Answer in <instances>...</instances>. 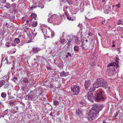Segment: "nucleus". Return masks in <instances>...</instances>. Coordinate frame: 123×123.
<instances>
[{
    "label": "nucleus",
    "mask_w": 123,
    "mask_h": 123,
    "mask_svg": "<svg viewBox=\"0 0 123 123\" xmlns=\"http://www.w3.org/2000/svg\"><path fill=\"white\" fill-rule=\"evenodd\" d=\"M1 97L3 98H5L6 96V93L5 92L2 93L1 94Z\"/></svg>",
    "instance_id": "obj_22"
},
{
    "label": "nucleus",
    "mask_w": 123,
    "mask_h": 123,
    "mask_svg": "<svg viewBox=\"0 0 123 123\" xmlns=\"http://www.w3.org/2000/svg\"><path fill=\"white\" fill-rule=\"evenodd\" d=\"M17 78L16 77H14L13 78V80L15 82H16V80H17Z\"/></svg>",
    "instance_id": "obj_39"
},
{
    "label": "nucleus",
    "mask_w": 123,
    "mask_h": 123,
    "mask_svg": "<svg viewBox=\"0 0 123 123\" xmlns=\"http://www.w3.org/2000/svg\"><path fill=\"white\" fill-rule=\"evenodd\" d=\"M107 84V83L104 81L103 78H98L96 80V81L93 84V87H91L90 91H94L95 90L96 88H98L100 86H102L106 89Z\"/></svg>",
    "instance_id": "obj_2"
},
{
    "label": "nucleus",
    "mask_w": 123,
    "mask_h": 123,
    "mask_svg": "<svg viewBox=\"0 0 123 123\" xmlns=\"http://www.w3.org/2000/svg\"><path fill=\"white\" fill-rule=\"evenodd\" d=\"M23 81L25 83H28V80L26 78H24L23 80Z\"/></svg>",
    "instance_id": "obj_30"
},
{
    "label": "nucleus",
    "mask_w": 123,
    "mask_h": 123,
    "mask_svg": "<svg viewBox=\"0 0 123 123\" xmlns=\"http://www.w3.org/2000/svg\"><path fill=\"white\" fill-rule=\"evenodd\" d=\"M41 30L42 31V32L43 33L44 36H45V35H48V32H47L46 28H42Z\"/></svg>",
    "instance_id": "obj_14"
},
{
    "label": "nucleus",
    "mask_w": 123,
    "mask_h": 123,
    "mask_svg": "<svg viewBox=\"0 0 123 123\" xmlns=\"http://www.w3.org/2000/svg\"><path fill=\"white\" fill-rule=\"evenodd\" d=\"M79 103L81 107H83V106H85L86 105V103L82 101H80Z\"/></svg>",
    "instance_id": "obj_18"
},
{
    "label": "nucleus",
    "mask_w": 123,
    "mask_h": 123,
    "mask_svg": "<svg viewBox=\"0 0 123 123\" xmlns=\"http://www.w3.org/2000/svg\"><path fill=\"white\" fill-rule=\"evenodd\" d=\"M7 122V121L6 119H3L1 121V123H6Z\"/></svg>",
    "instance_id": "obj_33"
},
{
    "label": "nucleus",
    "mask_w": 123,
    "mask_h": 123,
    "mask_svg": "<svg viewBox=\"0 0 123 123\" xmlns=\"http://www.w3.org/2000/svg\"><path fill=\"white\" fill-rule=\"evenodd\" d=\"M7 17L9 18L10 21H13L15 20V17L13 15L11 14H8Z\"/></svg>",
    "instance_id": "obj_12"
},
{
    "label": "nucleus",
    "mask_w": 123,
    "mask_h": 123,
    "mask_svg": "<svg viewBox=\"0 0 123 123\" xmlns=\"http://www.w3.org/2000/svg\"><path fill=\"white\" fill-rule=\"evenodd\" d=\"M66 57L67 58L68 57V55H66Z\"/></svg>",
    "instance_id": "obj_61"
},
{
    "label": "nucleus",
    "mask_w": 123,
    "mask_h": 123,
    "mask_svg": "<svg viewBox=\"0 0 123 123\" xmlns=\"http://www.w3.org/2000/svg\"><path fill=\"white\" fill-rule=\"evenodd\" d=\"M14 109H15L16 110H18V108L17 107L15 106V107H14Z\"/></svg>",
    "instance_id": "obj_47"
},
{
    "label": "nucleus",
    "mask_w": 123,
    "mask_h": 123,
    "mask_svg": "<svg viewBox=\"0 0 123 123\" xmlns=\"http://www.w3.org/2000/svg\"><path fill=\"white\" fill-rule=\"evenodd\" d=\"M41 50V48L38 47H34L32 48L31 51L34 54L37 53Z\"/></svg>",
    "instance_id": "obj_11"
},
{
    "label": "nucleus",
    "mask_w": 123,
    "mask_h": 123,
    "mask_svg": "<svg viewBox=\"0 0 123 123\" xmlns=\"http://www.w3.org/2000/svg\"><path fill=\"white\" fill-rule=\"evenodd\" d=\"M37 22L36 21L34 23H33L32 24V26L33 27H36V26L37 25Z\"/></svg>",
    "instance_id": "obj_27"
},
{
    "label": "nucleus",
    "mask_w": 123,
    "mask_h": 123,
    "mask_svg": "<svg viewBox=\"0 0 123 123\" xmlns=\"http://www.w3.org/2000/svg\"><path fill=\"white\" fill-rule=\"evenodd\" d=\"M66 16L67 17V19H68L69 20H71V18L70 17H69L68 16H67V15H66Z\"/></svg>",
    "instance_id": "obj_38"
},
{
    "label": "nucleus",
    "mask_w": 123,
    "mask_h": 123,
    "mask_svg": "<svg viewBox=\"0 0 123 123\" xmlns=\"http://www.w3.org/2000/svg\"><path fill=\"white\" fill-rule=\"evenodd\" d=\"M60 40H59V42H60L61 43H62V41H61V38L60 37Z\"/></svg>",
    "instance_id": "obj_51"
},
{
    "label": "nucleus",
    "mask_w": 123,
    "mask_h": 123,
    "mask_svg": "<svg viewBox=\"0 0 123 123\" xmlns=\"http://www.w3.org/2000/svg\"><path fill=\"white\" fill-rule=\"evenodd\" d=\"M21 37V35H19L18 36V37L19 38H20Z\"/></svg>",
    "instance_id": "obj_56"
},
{
    "label": "nucleus",
    "mask_w": 123,
    "mask_h": 123,
    "mask_svg": "<svg viewBox=\"0 0 123 123\" xmlns=\"http://www.w3.org/2000/svg\"><path fill=\"white\" fill-rule=\"evenodd\" d=\"M94 91H90V92L88 94V99L91 101V102H93L94 99V96H93V93Z\"/></svg>",
    "instance_id": "obj_5"
},
{
    "label": "nucleus",
    "mask_w": 123,
    "mask_h": 123,
    "mask_svg": "<svg viewBox=\"0 0 123 123\" xmlns=\"http://www.w3.org/2000/svg\"><path fill=\"white\" fill-rule=\"evenodd\" d=\"M115 41H114L113 40L112 41V43L114 44L115 43Z\"/></svg>",
    "instance_id": "obj_57"
},
{
    "label": "nucleus",
    "mask_w": 123,
    "mask_h": 123,
    "mask_svg": "<svg viewBox=\"0 0 123 123\" xmlns=\"http://www.w3.org/2000/svg\"><path fill=\"white\" fill-rule=\"evenodd\" d=\"M88 35L89 36H91L92 34L90 32H89L88 33Z\"/></svg>",
    "instance_id": "obj_45"
},
{
    "label": "nucleus",
    "mask_w": 123,
    "mask_h": 123,
    "mask_svg": "<svg viewBox=\"0 0 123 123\" xmlns=\"http://www.w3.org/2000/svg\"><path fill=\"white\" fill-rule=\"evenodd\" d=\"M65 1V0H62V2H66V1Z\"/></svg>",
    "instance_id": "obj_63"
},
{
    "label": "nucleus",
    "mask_w": 123,
    "mask_h": 123,
    "mask_svg": "<svg viewBox=\"0 0 123 123\" xmlns=\"http://www.w3.org/2000/svg\"><path fill=\"white\" fill-rule=\"evenodd\" d=\"M116 62H114L112 63H109L107 65V67H109L110 66H114L116 68H118V65L117 63H118V62L117 61V60H119V59L118 58H116Z\"/></svg>",
    "instance_id": "obj_8"
},
{
    "label": "nucleus",
    "mask_w": 123,
    "mask_h": 123,
    "mask_svg": "<svg viewBox=\"0 0 123 123\" xmlns=\"http://www.w3.org/2000/svg\"><path fill=\"white\" fill-rule=\"evenodd\" d=\"M114 116L115 117H117L118 115V112H116L114 114Z\"/></svg>",
    "instance_id": "obj_34"
},
{
    "label": "nucleus",
    "mask_w": 123,
    "mask_h": 123,
    "mask_svg": "<svg viewBox=\"0 0 123 123\" xmlns=\"http://www.w3.org/2000/svg\"><path fill=\"white\" fill-rule=\"evenodd\" d=\"M35 7L33 5H32L31 7V9H30L31 10H32V8H35Z\"/></svg>",
    "instance_id": "obj_48"
},
{
    "label": "nucleus",
    "mask_w": 123,
    "mask_h": 123,
    "mask_svg": "<svg viewBox=\"0 0 123 123\" xmlns=\"http://www.w3.org/2000/svg\"><path fill=\"white\" fill-rule=\"evenodd\" d=\"M32 92H30L28 95H27V96H28V99L29 100H32V98L33 97V95L32 94H33Z\"/></svg>",
    "instance_id": "obj_16"
},
{
    "label": "nucleus",
    "mask_w": 123,
    "mask_h": 123,
    "mask_svg": "<svg viewBox=\"0 0 123 123\" xmlns=\"http://www.w3.org/2000/svg\"><path fill=\"white\" fill-rule=\"evenodd\" d=\"M11 68L12 70L13 69H14V68L13 67H12Z\"/></svg>",
    "instance_id": "obj_64"
},
{
    "label": "nucleus",
    "mask_w": 123,
    "mask_h": 123,
    "mask_svg": "<svg viewBox=\"0 0 123 123\" xmlns=\"http://www.w3.org/2000/svg\"><path fill=\"white\" fill-rule=\"evenodd\" d=\"M12 6L13 7V8L15 9L16 7V4H12Z\"/></svg>",
    "instance_id": "obj_31"
},
{
    "label": "nucleus",
    "mask_w": 123,
    "mask_h": 123,
    "mask_svg": "<svg viewBox=\"0 0 123 123\" xmlns=\"http://www.w3.org/2000/svg\"><path fill=\"white\" fill-rule=\"evenodd\" d=\"M66 74L65 72L64 71H63L62 72V75H63V76H66Z\"/></svg>",
    "instance_id": "obj_35"
},
{
    "label": "nucleus",
    "mask_w": 123,
    "mask_h": 123,
    "mask_svg": "<svg viewBox=\"0 0 123 123\" xmlns=\"http://www.w3.org/2000/svg\"><path fill=\"white\" fill-rule=\"evenodd\" d=\"M9 105L11 106H12L15 105V103L13 102H11L9 103Z\"/></svg>",
    "instance_id": "obj_29"
},
{
    "label": "nucleus",
    "mask_w": 123,
    "mask_h": 123,
    "mask_svg": "<svg viewBox=\"0 0 123 123\" xmlns=\"http://www.w3.org/2000/svg\"><path fill=\"white\" fill-rule=\"evenodd\" d=\"M6 25L7 28L9 27V25L7 23L6 24Z\"/></svg>",
    "instance_id": "obj_43"
},
{
    "label": "nucleus",
    "mask_w": 123,
    "mask_h": 123,
    "mask_svg": "<svg viewBox=\"0 0 123 123\" xmlns=\"http://www.w3.org/2000/svg\"><path fill=\"white\" fill-rule=\"evenodd\" d=\"M12 45L13 46H15L16 45V44H15V43H13L12 44Z\"/></svg>",
    "instance_id": "obj_50"
},
{
    "label": "nucleus",
    "mask_w": 123,
    "mask_h": 123,
    "mask_svg": "<svg viewBox=\"0 0 123 123\" xmlns=\"http://www.w3.org/2000/svg\"><path fill=\"white\" fill-rule=\"evenodd\" d=\"M64 1H66L70 5L72 3V0H65Z\"/></svg>",
    "instance_id": "obj_25"
},
{
    "label": "nucleus",
    "mask_w": 123,
    "mask_h": 123,
    "mask_svg": "<svg viewBox=\"0 0 123 123\" xmlns=\"http://www.w3.org/2000/svg\"><path fill=\"white\" fill-rule=\"evenodd\" d=\"M27 35L29 37V38L30 39V40H28L27 43H30L31 42L32 40L33 39L31 35V34L29 32L27 33Z\"/></svg>",
    "instance_id": "obj_15"
},
{
    "label": "nucleus",
    "mask_w": 123,
    "mask_h": 123,
    "mask_svg": "<svg viewBox=\"0 0 123 123\" xmlns=\"http://www.w3.org/2000/svg\"><path fill=\"white\" fill-rule=\"evenodd\" d=\"M118 28H121V29L122 28V30H123V28L122 27H117V29H118Z\"/></svg>",
    "instance_id": "obj_49"
},
{
    "label": "nucleus",
    "mask_w": 123,
    "mask_h": 123,
    "mask_svg": "<svg viewBox=\"0 0 123 123\" xmlns=\"http://www.w3.org/2000/svg\"><path fill=\"white\" fill-rule=\"evenodd\" d=\"M14 42L15 43H16L18 44L20 42V41L19 38H16L14 39Z\"/></svg>",
    "instance_id": "obj_20"
},
{
    "label": "nucleus",
    "mask_w": 123,
    "mask_h": 123,
    "mask_svg": "<svg viewBox=\"0 0 123 123\" xmlns=\"http://www.w3.org/2000/svg\"><path fill=\"white\" fill-rule=\"evenodd\" d=\"M8 96L9 99H8V100L9 101H10L11 100V98H14V97H12V96H11L10 94H9V93H8Z\"/></svg>",
    "instance_id": "obj_24"
},
{
    "label": "nucleus",
    "mask_w": 123,
    "mask_h": 123,
    "mask_svg": "<svg viewBox=\"0 0 123 123\" xmlns=\"http://www.w3.org/2000/svg\"><path fill=\"white\" fill-rule=\"evenodd\" d=\"M11 6L12 5L9 3H6L4 5V7L7 9H9L11 7Z\"/></svg>",
    "instance_id": "obj_17"
},
{
    "label": "nucleus",
    "mask_w": 123,
    "mask_h": 123,
    "mask_svg": "<svg viewBox=\"0 0 123 123\" xmlns=\"http://www.w3.org/2000/svg\"><path fill=\"white\" fill-rule=\"evenodd\" d=\"M104 107L103 105L95 104L93 105L92 109L88 113L89 118L92 120H95L99 116V112Z\"/></svg>",
    "instance_id": "obj_1"
},
{
    "label": "nucleus",
    "mask_w": 123,
    "mask_h": 123,
    "mask_svg": "<svg viewBox=\"0 0 123 123\" xmlns=\"http://www.w3.org/2000/svg\"><path fill=\"white\" fill-rule=\"evenodd\" d=\"M62 16L63 17V18L64 19H65L66 18V17H65L64 16V15H62Z\"/></svg>",
    "instance_id": "obj_58"
},
{
    "label": "nucleus",
    "mask_w": 123,
    "mask_h": 123,
    "mask_svg": "<svg viewBox=\"0 0 123 123\" xmlns=\"http://www.w3.org/2000/svg\"><path fill=\"white\" fill-rule=\"evenodd\" d=\"M67 54L70 57H71L72 56L71 55V54L69 52H68L67 53Z\"/></svg>",
    "instance_id": "obj_41"
},
{
    "label": "nucleus",
    "mask_w": 123,
    "mask_h": 123,
    "mask_svg": "<svg viewBox=\"0 0 123 123\" xmlns=\"http://www.w3.org/2000/svg\"><path fill=\"white\" fill-rule=\"evenodd\" d=\"M115 46H116V45L115 44H113L112 45V46L113 47H114Z\"/></svg>",
    "instance_id": "obj_54"
},
{
    "label": "nucleus",
    "mask_w": 123,
    "mask_h": 123,
    "mask_svg": "<svg viewBox=\"0 0 123 123\" xmlns=\"http://www.w3.org/2000/svg\"><path fill=\"white\" fill-rule=\"evenodd\" d=\"M8 56H6L5 58L4 59V58H3L1 60V63L2 64L4 65L6 64H10L11 63V62H9L8 61Z\"/></svg>",
    "instance_id": "obj_9"
},
{
    "label": "nucleus",
    "mask_w": 123,
    "mask_h": 123,
    "mask_svg": "<svg viewBox=\"0 0 123 123\" xmlns=\"http://www.w3.org/2000/svg\"><path fill=\"white\" fill-rule=\"evenodd\" d=\"M76 116H79L80 117H82L83 116L82 111H81L79 109L76 110Z\"/></svg>",
    "instance_id": "obj_13"
},
{
    "label": "nucleus",
    "mask_w": 123,
    "mask_h": 123,
    "mask_svg": "<svg viewBox=\"0 0 123 123\" xmlns=\"http://www.w3.org/2000/svg\"><path fill=\"white\" fill-rule=\"evenodd\" d=\"M80 42V41H79L77 39L75 41V42L77 44H79Z\"/></svg>",
    "instance_id": "obj_32"
},
{
    "label": "nucleus",
    "mask_w": 123,
    "mask_h": 123,
    "mask_svg": "<svg viewBox=\"0 0 123 123\" xmlns=\"http://www.w3.org/2000/svg\"><path fill=\"white\" fill-rule=\"evenodd\" d=\"M13 10L14 13H16L18 12V11L17 9H14Z\"/></svg>",
    "instance_id": "obj_36"
},
{
    "label": "nucleus",
    "mask_w": 123,
    "mask_h": 123,
    "mask_svg": "<svg viewBox=\"0 0 123 123\" xmlns=\"http://www.w3.org/2000/svg\"><path fill=\"white\" fill-rule=\"evenodd\" d=\"M53 103L55 105H56L58 104L59 102L58 101L55 100L54 101Z\"/></svg>",
    "instance_id": "obj_28"
},
{
    "label": "nucleus",
    "mask_w": 123,
    "mask_h": 123,
    "mask_svg": "<svg viewBox=\"0 0 123 123\" xmlns=\"http://www.w3.org/2000/svg\"><path fill=\"white\" fill-rule=\"evenodd\" d=\"M79 48L77 46H75L74 47V51L75 52H77L79 51Z\"/></svg>",
    "instance_id": "obj_21"
},
{
    "label": "nucleus",
    "mask_w": 123,
    "mask_h": 123,
    "mask_svg": "<svg viewBox=\"0 0 123 123\" xmlns=\"http://www.w3.org/2000/svg\"><path fill=\"white\" fill-rule=\"evenodd\" d=\"M71 92L73 95H77L79 93L80 89L78 86L76 85H73L71 87Z\"/></svg>",
    "instance_id": "obj_4"
},
{
    "label": "nucleus",
    "mask_w": 123,
    "mask_h": 123,
    "mask_svg": "<svg viewBox=\"0 0 123 123\" xmlns=\"http://www.w3.org/2000/svg\"><path fill=\"white\" fill-rule=\"evenodd\" d=\"M113 14V12H112L111 13V14H110V15H112V17H114V16H112V15Z\"/></svg>",
    "instance_id": "obj_52"
},
{
    "label": "nucleus",
    "mask_w": 123,
    "mask_h": 123,
    "mask_svg": "<svg viewBox=\"0 0 123 123\" xmlns=\"http://www.w3.org/2000/svg\"><path fill=\"white\" fill-rule=\"evenodd\" d=\"M37 16V15L34 13L32 14L31 15V18H34L35 20H36V17Z\"/></svg>",
    "instance_id": "obj_19"
},
{
    "label": "nucleus",
    "mask_w": 123,
    "mask_h": 123,
    "mask_svg": "<svg viewBox=\"0 0 123 123\" xmlns=\"http://www.w3.org/2000/svg\"><path fill=\"white\" fill-rule=\"evenodd\" d=\"M104 91L101 89L99 90L98 92L95 94H94V99L97 101H103L104 100V98L103 97V93Z\"/></svg>",
    "instance_id": "obj_3"
},
{
    "label": "nucleus",
    "mask_w": 123,
    "mask_h": 123,
    "mask_svg": "<svg viewBox=\"0 0 123 123\" xmlns=\"http://www.w3.org/2000/svg\"><path fill=\"white\" fill-rule=\"evenodd\" d=\"M46 68H47V69L48 70H51L52 69V68H50V67H46Z\"/></svg>",
    "instance_id": "obj_42"
},
{
    "label": "nucleus",
    "mask_w": 123,
    "mask_h": 123,
    "mask_svg": "<svg viewBox=\"0 0 123 123\" xmlns=\"http://www.w3.org/2000/svg\"><path fill=\"white\" fill-rule=\"evenodd\" d=\"M61 23V22L60 21H59L58 22H57L56 23V22L55 23L57 24V25H59Z\"/></svg>",
    "instance_id": "obj_40"
},
{
    "label": "nucleus",
    "mask_w": 123,
    "mask_h": 123,
    "mask_svg": "<svg viewBox=\"0 0 123 123\" xmlns=\"http://www.w3.org/2000/svg\"><path fill=\"white\" fill-rule=\"evenodd\" d=\"M56 16L55 14H54L51 16L48 19V21L49 22L52 23L55 22V19L56 18Z\"/></svg>",
    "instance_id": "obj_6"
},
{
    "label": "nucleus",
    "mask_w": 123,
    "mask_h": 123,
    "mask_svg": "<svg viewBox=\"0 0 123 123\" xmlns=\"http://www.w3.org/2000/svg\"><path fill=\"white\" fill-rule=\"evenodd\" d=\"M31 21V20H27V23H28L30 22V21Z\"/></svg>",
    "instance_id": "obj_55"
},
{
    "label": "nucleus",
    "mask_w": 123,
    "mask_h": 123,
    "mask_svg": "<svg viewBox=\"0 0 123 123\" xmlns=\"http://www.w3.org/2000/svg\"><path fill=\"white\" fill-rule=\"evenodd\" d=\"M70 42L69 41H68V44L69 45L70 44Z\"/></svg>",
    "instance_id": "obj_53"
},
{
    "label": "nucleus",
    "mask_w": 123,
    "mask_h": 123,
    "mask_svg": "<svg viewBox=\"0 0 123 123\" xmlns=\"http://www.w3.org/2000/svg\"><path fill=\"white\" fill-rule=\"evenodd\" d=\"M91 84V82L90 80H88L85 81L84 86L86 90H87L88 88L90 86Z\"/></svg>",
    "instance_id": "obj_10"
},
{
    "label": "nucleus",
    "mask_w": 123,
    "mask_h": 123,
    "mask_svg": "<svg viewBox=\"0 0 123 123\" xmlns=\"http://www.w3.org/2000/svg\"><path fill=\"white\" fill-rule=\"evenodd\" d=\"M98 35L99 36H100V37H101V35L99 33H98Z\"/></svg>",
    "instance_id": "obj_60"
},
{
    "label": "nucleus",
    "mask_w": 123,
    "mask_h": 123,
    "mask_svg": "<svg viewBox=\"0 0 123 123\" xmlns=\"http://www.w3.org/2000/svg\"><path fill=\"white\" fill-rule=\"evenodd\" d=\"M102 123H106V122L105 121V120H104Z\"/></svg>",
    "instance_id": "obj_59"
},
{
    "label": "nucleus",
    "mask_w": 123,
    "mask_h": 123,
    "mask_svg": "<svg viewBox=\"0 0 123 123\" xmlns=\"http://www.w3.org/2000/svg\"><path fill=\"white\" fill-rule=\"evenodd\" d=\"M0 104L3 105V104L2 102H0Z\"/></svg>",
    "instance_id": "obj_62"
},
{
    "label": "nucleus",
    "mask_w": 123,
    "mask_h": 123,
    "mask_svg": "<svg viewBox=\"0 0 123 123\" xmlns=\"http://www.w3.org/2000/svg\"><path fill=\"white\" fill-rule=\"evenodd\" d=\"M122 21L121 19L119 20L117 23V25H118L121 24H122Z\"/></svg>",
    "instance_id": "obj_26"
},
{
    "label": "nucleus",
    "mask_w": 123,
    "mask_h": 123,
    "mask_svg": "<svg viewBox=\"0 0 123 123\" xmlns=\"http://www.w3.org/2000/svg\"><path fill=\"white\" fill-rule=\"evenodd\" d=\"M110 12V11L107 9H105L104 10V13H105L108 14Z\"/></svg>",
    "instance_id": "obj_23"
},
{
    "label": "nucleus",
    "mask_w": 123,
    "mask_h": 123,
    "mask_svg": "<svg viewBox=\"0 0 123 123\" xmlns=\"http://www.w3.org/2000/svg\"><path fill=\"white\" fill-rule=\"evenodd\" d=\"M108 69L109 70V74L110 76L112 75L115 71V69L114 66L108 67Z\"/></svg>",
    "instance_id": "obj_7"
},
{
    "label": "nucleus",
    "mask_w": 123,
    "mask_h": 123,
    "mask_svg": "<svg viewBox=\"0 0 123 123\" xmlns=\"http://www.w3.org/2000/svg\"><path fill=\"white\" fill-rule=\"evenodd\" d=\"M115 6H117V7L119 8L120 6V4H118L117 5H116Z\"/></svg>",
    "instance_id": "obj_44"
},
{
    "label": "nucleus",
    "mask_w": 123,
    "mask_h": 123,
    "mask_svg": "<svg viewBox=\"0 0 123 123\" xmlns=\"http://www.w3.org/2000/svg\"><path fill=\"white\" fill-rule=\"evenodd\" d=\"M65 39H63V40H62V43L65 42Z\"/></svg>",
    "instance_id": "obj_46"
},
{
    "label": "nucleus",
    "mask_w": 123,
    "mask_h": 123,
    "mask_svg": "<svg viewBox=\"0 0 123 123\" xmlns=\"http://www.w3.org/2000/svg\"><path fill=\"white\" fill-rule=\"evenodd\" d=\"M37 33H34L33 32H32V34L33 35V38H34V37H35V36H36V35H37Z\"/></svg>",
    "instance_id": "obj_37"
}]
</instances>
